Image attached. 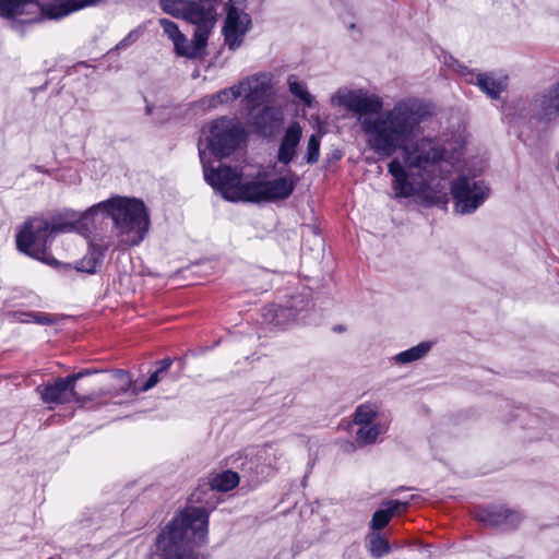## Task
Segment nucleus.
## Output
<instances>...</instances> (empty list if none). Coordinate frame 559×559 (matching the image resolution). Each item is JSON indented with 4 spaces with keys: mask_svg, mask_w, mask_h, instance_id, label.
Listing matches in <instances>:
<instances>
[{
    "mask_svg": "<svg viewBox=\"0 0 559 559\" xmlns=\"http://www.w3.org/2000/svg\"><path fill=\"white\" fill-rule=\"evenodd\" d=\"M332 104L358 114V121L371 150L382 157L401 156L388 165L393 177L392 188L397 198L426 194L428 190L443 189L436 180L445 179L453 165L444 158L443 148L431 139H418L419 119L406 105L379 114L380 97L362 91L341 90L332 96Z\"/></svg>",
    "mask_w": 559,
    "mask_h": 559,
    "instance_id": "obj_1",
    "label": "nucleus"
},
{
    "mask_svg": "<svg viewBox=\"0 0 559 559\" xmlns=\"http://www.w3.org/2000/svg\"><path fill=\"white\" fill-rule=\"evenodd\" d=\"M204 176L206 181L229 201L274 202L288 198L295 188L292 176L267 180L265 175L259 174L249 178L229 166H219L212 170L204 166Z\"/></svg>",
    "mask_w": 559,
    "mask_h": 559,
    "instance_id": "obj_2",
    "label": "nucleus"
},
{
    "mask_svg": "<svg viewBox=\"0 0 559 559\" xmlns=\"http://www.w3.org/2000/svg\"><path fill=\"white\" fill-rule=\"evenodd\" d=\"M104 211L115 222L117 237L120 246L138 245L148 228V217L143 202L129 198H112L91 207L82 221H87L96 213Z\"/></svg>",
    "mask_w": 559,
    "mask_h": 559,
    "instance_id": "obj_3",
    "label": "nucleus"
},
{
    "mask_svg": "<svg viewBox=\"0 0 559 559\" xmlns=\"http://www.w3.org/2000/svg\"><path fill=\"white\" fill-rule=\"evenodd\" d=\"M76 226L62 217H52L48 221L43 217H34L25 223L16 236V245L20 251L40 260L47 264H55L56 260L47 252V241L50 235L75 229Z\"/></svg>",
    "mask_w": 559,
    "mask_h": 559,
    "instance_id": "obj_4",
    "label": "nucleus"
},
{
    "mask_svg": "<svg viewBox=\"0 0 559 559\" xmlns=\"http://www.w3.org/2000/svg\"><path fill=\"white\" fill-rule=\"evenodd\" d=\"M45 8L40 0H0V16L17 19L23 23L39 21L41 17L59 19L99 0H59Z\"/></svg>",
    "mask_w": 559,
    "mask_h": 559,
    "instance_id": "obj_5",
    "label": "nucleus"
},
{
    "mask_svg": "<svg viewBox=\"0 0 559 559\" xmlns=\"http://www.w3.org/2000/svg\"><path fill=\"white\" fill-rule=\"evenodd\" d=\"M271 79L267 74H255L245 79L237 86L225 88L209 98V106L216 107L241 97L245 108L251 114L269 96Z\"/></svg>",
    "mask_w": 559,
    "mask_h": 559,
    "instance_id": "obj_6",
    "label": "nucleus"
},
{
    "mask_svg": "<svg viewBox=\"0 0 559 559\" xmlns=\"http://www.w3.org/2000/svg\"><path fill=\"white\" fill-rule=\"evenodd\" d=\"M207 513L202 508H188L176 516L162 533L163 540L177 544L183 539L203 542L206 536Z\"/></svg>",
    "mask_w": 559,
    "mask_h": 559,
    "instance_id": "obj_7",
    "label": "nucleus"
},
{
    "mask_svg": "<svg viewBox=\"0 0 559 559\" xmlns=\"http://www.w3.org/2000/svg\"><path fill=\"white\" fill-rule=\"evenodd\" d=\"M489 189L484 181L460 176L451 187L455 201V212L466 214L474 212L488 197Z\"/></svg>",
    "mask_w": 559,
    "mask_h": 559,
    "instance_id": "obj_8",
    "label": "nucleus"
},
{
    "mask_svg": "<svg viewBox=\"0 0 559 559\" xmlns=\"http://www.w3.org/2000/svg\"><path fill=\"white\" fill-rule=\"evenodd\" d=\"M242 138L241 127L236 126L230 119L222 118L212 123L207 142L215 155L224 157L230 154Z\"/></svg>",
    "mask_w": 559,
    "mask_h": 559,
    "instance_id": "obj_9",
    "label": "nucleus"
},
{
    "mask_svg": "<svg viewBox=\"0 0 559 559\" xmlns=\"http://www.w3.org/2000/svg\"><path fill=\"white\" fill-rule=\"evenodd\" d=\"M243 0H229L224 26L225 43L229 49H237L251 26L249 15L242 9Z\"/></svg>",
    "mask_w": 559,
    "mask_h": 559,
    "instance_id": "obj_10",
    "label": "nucleus"
},
{
    "mask_svg": "<svg viewBox=\"0 0 559 559\" xmlns=\"http://www.w3.org/2000/svg\"><path fill=\"white\" fill-rule=\"evenodd\" d=\"M163 11L178 19L209 21L214 14V0H160Z\"/></svg>",
    "mask_w": 559,
    "mask_h": 559,
    "instance_id": "obj_11",
    "label": "nucleus"
},
{
    "mask_svg": "<svg viewBox=\"0 0 559 559\" xmlns=\"http://www.w3.org/2000/svg\"><path fill=\"white\" fill-rule=\"evenodd\" d=\"M81 373L57 378L53 382H48L37 388L41 400L47 404H67L71 402L85 403L84 397H80L75 392V382L81 378Z\"/></svg>",
    "mask_w": 559,
    "mask_h": 559,
    "instance_id": "obj_12",
    "label": "nucleus"
},
{
    "mask_svg": "<svg viewBox=\"0 0 559 559\" xmlns=\"http://www.w3.org/2000/svg\"><path fill=\"white\" fill-rule=\"evenodd\" d=\"M302 136V128L298 122H292L284 131L277 158L282 164H289L296 156L297 146Z\"/></svg>",
    "mask_w": 559,
    "mask_h": 559,
    "instance_id": "obj_13",
    "label": "nucleus"
},
{
    "mask_svg": "<svg viewBox=\"0 0 559 559\" xmlns=\"http://www.w3.org/2000/svg\"><path fill=\"white\" fill-rule=\"evenodd\" d=\"M475 518L490 526L502 524L513 525L520 520L519 514L502 508H489L486 510L477 511L475 513Z\"/></svg>",
    "mask_w": 559,
    "mask_h": 559,
    "instance_id": "obj_14",
    "label": "nucleus"
},
{
    "mask_svg": "<svg viewBox=\"0 0 559 559\" xmlns=\"http://www.w3.org/2000/svg\"><path fill=\"white\" fill-rule=\"evenodd\" d=\"M536 107L544 118L550 119L559 114V82L547 93L535 100Z\"/></svg>",
    "mask_w": 559,
    "mask_h": 559,
    "instance_id": "obj_15",
    "label": "nucleus"
},
{
    "mask_svg": "<svg viewBox=\"0 0 559 559\" xmlns=\"http://www.w3.org/2000/svg\"><path fill=\"white\" fill-rule=\"evenodd\" d=\"M477 84L490 97L495 98L507 87V76L495 78L492 74H477Z\"/></svg>",
    "mask_w": 559,
    "mask_h": 559,
    "instance_id": "obj_16",
    "label": "nucleus"
},
{
    "mask_svg": "<svg viewBox=\"0 0 559 559\" xmlns=\"http://www.w3.org/2000/svg\"><path fill=\"white\" fill-rule=\"evenodd\" d=\"M407 508V503L400 501H390L388 503V509L378 510L371 520V525L374 530L383 528L394 515V513L399 512L401 509L405 510Z\"/></svg>",
    "mask_w": 559,
    "mask_h": 559,
    "instance_id": "obj_17",
    "label": "nucleus"
},
{
    "mask_svg": "<svg viewBox=\"0 0 559 559\" xmlns=\"http://www.w3.org/2000/svg\"><path fill=\"white\" fill-rule=\"evenodd\" d=\"M287 84L289 92L305 106L311 107L313 105L314 97L309 93L305 82L300 81L296 75H290Z\"/></svg>",
    "mask_w": 559,
    "mask_h": 559,
    "instance_id": "obj_18",
    "label": "nucleus"
},
{
    "mask_svg": "<svg viewBox=\"0 0 559 559\" xmlns=\"http://www.w3.org/2000/svg\"><path fill=\"white\" fill-rule=\"evenodd\" d=\"M239 483L237 473L226 471L215 475L209 483L211 490L228 491L235 488Z\"/></svg>",
    "mask_w": 559,
    "mask_h": 559,
    "instance_id": "obj_19",
    "label": "nucleus"
},
{
    "mask_svg": "<svg viewBox=\"0 0 559 559\" xmlns=\"http://www.w3.org/2000/svg\"><path fill=\"white\" fill-rule=\"evenodd\" d=\"M215 17H216V8L214 7V14L211 20H209V21H189L190 23H193L197 25V29L194 33V44H193V47L197 48V55L205 46L209 32L213 27Z\"/></svg>",
    "mask_w": 559,
    "mask_h": 559,
    "instance_id": "obj_20",
    "label": "nucleus"
},
{
    "mask_svg": "<svg viewBox=\"0 0 559 559\" xmlns=\"http://www.w3.org/2000/svg\"><path fill=\"white\" fill-rule=\"evenodd\" d=\"M104 252L99 249L92 248L87 254L78 262L76 270L86 273H94L100 265Z\"/></svg>",
    "mask_w": 559,
    "mask_h": 559,
    "instance_id": "obj_21",
    "label": "nucleus"
},
{
    "mask_svg": "<svg viewBox=\"0 0 559 559\" xmlns=\"http://www.w3.org/2000/svg\"><path fill=\"white\" fill-rule=\"evenodd\" d=\"M386 431V426L377 424L374 426L365 425L359 428L356 433V441L359 444H368L374 442L378 436Z\"/></svg>",
    "mask_w": 559,
    "mask_h": 559,
    "instance_id": "obj_22",
    "label": "nucleus"
},
{
    "mask_svg": "<svg viewBox=\"0 0 559 559\" xmlns=\"http://www.w3.org/2000/svg\"><path fill=\"white\" fill-rule=\"evenodd\" d=\"M368 549L372 557L381 558L390 552V545L385 538L374 534L369 537Z\"/></svg>",
    "mask_w": 559,
    "mask_h": 559,
    "instance_id": "obj_23",
    "label": "nucleus"
},
{
    "mask_svg": "<svg viewBox=\"0 0 559 559\" xmlns=\"http://www.w3.org/2000/svg\"><path fill=\"white\" fill-rule=\"evenodd\" d=\"M378 414L376 404L360 405L355 413V423L360 426L369 425Z\"/></svg>",
    "mask_w": 559,
    "mask_h": 559,
    "instance_id": "obj_24",
    "label": "nucleus"
},
{
    "mask_svg": "<svg viewBox=\"0 0 559 559\" xmlns=\"http://www.w3.org/2000/svg\"><path fill=\"white\" fill-rule=\"evenodd\" d=\"M430 348L428 343H421L413 348H409L396 356V360L401 362H411L421 358Z\"/></svg>",
    "mask_w": 559,
    "mask_h": 559,
    "instance_id": "obj_25",
    "label": "nucleus"
},
{
    "mask_svg": "<svg viewBox=\"0 0 559 559\" xmlns=\"http://www.w3.org/2000/svg\"><path fill=\"white\" fill-rule=\"evenodd\" d=\"M320 152V136L318 134H312L308 140L307 145V162L309 164H314L319 159Z\"/></svg>",
    "mask_w": 559,
    "mask_h": 559,
    "instance_id": "obj_26",
    "label": "nucleus"
},
{
    "mask_svg": "<svg viewBox=\"0 0 559 559\" xmlns=\"http://www.w3.org/2000/svg\"><path fill=\"white\" fill-rule=\"evenodd\" d=\"M173 43H174L176 52L178 55L189 57V58H193V57L198 56L197 48L193 47V45H189L183 35Z\"/></svg>",
    "mask_w": 559,
    "mask_h": 559,
    "instance_id": "obj_27",
    "label": "nucleus"
},
{
    "mask_svg": "<svg viewBox=\"0 0 559 559\" xmlns=\"http://www.w3.org/2000/svg\"><path fill=\"white\" fill-rule=\"evenodd\" d=\"M159 24L160 26L163 27L164 29V33L173 40L175 41L176 39H178L179 37L182 36V34L180 33V31L178 29V26L167 20V19H162L159 20Z\"/></svg>",
    "mask_w": 559,
    "mask_h": 559,
    "instance_id": "obj_28",
    "label": "nucleus"
},
{
    "mask_svg": "<svg viewBox=\"0 0 559 559\" xmlns=\"http://www.w3.org/2000/svg\"><path fill=\"white\" fill-rule=\"evenodd\" d=\"M112 377L117 380L119 389L122 392L127 391L132 383L131 377L129 376L128 372H126L123 370L115 371Z\"/></svg>",
    "mask_w": 559,
    "mask_h": 559,
    "instance_id": "obj_29",
    "label": "nucleus"
},
{
    "mask_svg": "<svg viewBox=\"0 0 559 559\" xmlns=\"http://www.w3.org/2000/svg\"><path fill=\"white\" fill-rule=\"evenodd\" d=\"M162 373H163L162 370L157 369L154 373L151 374V377L144 383V385L142 388L138 389L136 391L145 392V391H148L150 389L154 388L159 382Z\"/></svg>",
    "mask_w": 559,
    "mask_h": 559,
    "instance_id": "obj_30",
    "label": "nucleus"
},
{
    "mask_svg": "<svg viewBox=\"0 0 559 559\" xmlns=\"http://www.w3.org/2000/svg\"><path fill=\"white\" fill-rule=\"evenodd\" d=\"M171 360L169 358L164 359L160 361V368L158 370H162V372H166L167 369L170 367Z\"/></svg>",
    "mask_w": 559,
    "mask_h": 559,
    "instance_id": "obj_31",
    "label": "nucleus"
},
{
    "mask_svg": "<svg viewBox=\"0 0 559 559\" xmlns=\"http://www.w3.org/2000/svg\"><path fill=\"white\" fill-rule=\"evenodd\" d=\"M251 123L259 129L264 127V122L261 121L259 118H253Z\"/></svg>",
    "mask_w": 559,
    "mask_h": 559,
    "instance_id": "obj_32",
    "label": "nucleus"
},
{
    "mask_svg": "<svg viewBox=\"0 0 559 559\" xmlns=\"http://www.w3.org/2000/svg\"><path fill=\"white\" fill-rule=\"evenodd\" d=\"M267 111H269V109H267V108H263V110H262V115H263V116H264V115H266V114H267Z\"/></svg>",
    "mask_w": 559,
    "mask_h": 559,
    "instance_id": "obj_33",
    "label": "nucleus"
}]
</instances>
